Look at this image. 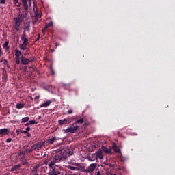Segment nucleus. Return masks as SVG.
<instances>
[{
    "label": "nucleus",
    "mask_w": 175,
    "mask_h": 175,
    "mask_svg": "<svg viewBox=\"0 0 175 175\" xmlns=\"http://www.w3.org/2000/svg\"><path fill=\"white\" fill-rule=\"evenodd\" d=\"M70 155H72V153L68 149L63 151L62 154H55L54 157L55 164L56 163H59L64 159H66V157H68Z\"/></svg>",
    "instance_id": "1"
},
{
    "label": "nucleus",
    "mask_w": 175,
    "mask_h": 175,
    "mask_svg": "<svg viewBox=\"0 0 175 175\" xmlns=\"http://www.w3.org/2000/svg\"><path fill=\"white\" fill-rule=\"evenodd\" d=\"M67 173L60 165H54L51 175H66Z\"/></svg>",
    "instance_id": "2"
},
{
    "label": "nucleus",
    "mask_w": 175,
    "mask_h": 175,
    "mask_svg": "<svg viewBox=\"0 0 175 175\" xmlns=\"http://www.w3.org/2000/svg\"><path fill=\"white\" fill-rule=\"evenodd\" d=\"M79 126L76 125L75 122L73 124H71L69 127H67L66 129H65L66 133H75L77 130H79Z\"/></svg>",
    "instance_id": "3"
},
{
    "label": "nucleus",
    "mask_w": 175,
    "mask_h": 175,
    "mask_svg": "<svg viewBox=\"0 0 175 175\" xmlns=\"http://www.w3.org/2000/svg\"><path fill=\"white\" fill-rule=\"evenodd\" d=\"M72 122L75 120V124H79L80 125H82L84 122V119L81 117V116H72L71 117Z\"/></svg>",
    "instance_id": "4"
},
{
    "label": "nucleus",
    "mask_w": 175,
    "mask_h": 175,
    "mask_svg": "<svg viewBox=\"0 0 175 175\" xmlns=\"http://www.w3.org/2000/svg\"><path fill=\"white\" fill-rule=\"evenodd\" d=\"M43 146H44V142L41 141L40 142H37V144H33L32 149L33 150H40Z\"/></svg>",
    "instance_id": "5"
},
{
    "label": "nucleus",
    "mask_w": 175,
    "mask_h": 175,
    "mask_svg": "<svg viewBox=\"0 0 175 175\" xmlns=\"http://www.w3.org/2000/svg\"><path fill=\"white\" fill-rule=\"evenodd\" d=\"M72 122V117L70 118L60 119L58 120V124L59 125H65L66 124H70Z\"/></svg>",
    "instance_id": "6"
},
{
    "label": "nucleus",
    "mask_w": 175,
    "mask_h": 175,
    "mask_svg": "<svg viewBox=\"0 0 175 175\" xmlns=\"http://www.w3.org/2000/svg\"><path fill=\"white\" fill-rule=\"evenodd\" d=\"M55 165V159L54 158V160L49 161V163L48 164V166L49 167V172H48V175H52L53 170Z\"/></svg>",
    "instance_id": "7"
},
{
    "label": "nucleus",
    "mask_w": 175,
    "mask_h": 175,
    "mask_svg": "<svg viewBox=\"0 0 175 175\" xmlns=\"http://www.w3.org/2000/svg\"><path fill=\"white\" fill-rule=\"evenodd\" d=\"M97 165L95 163L90 164L88 167L86 168V173H90V174H92V172H94V170L96 169Z\"/></svg>",
    "instance_id": "8"
},
{
    "label": "nucleus",
    "mask_w": 175,
    "mask_h": 175,
    "mask_svg": "<svg viewBox=\"0 0 175 175\" xmlns=\"http://www.w3.org/2000/svg\"><path fill=\"white\" fill-rule=\"evenodd\" d=\"M25 10H28V3L31 6L32 3V0H21Z\"/></svg>",
    "instance_id": "9"
},
{
    "label": "nucleus",
    "mask_w": 175,
    "mask_h": 175,
    "mask_svg": "<svg viewBox=\"0 0 175 175\" xmlns=\"http://www.w3.org/2000/svg\"><path fill=\"white\" fill-rule=\"evenodd\" d=\"M33 8L35 16H33V17H32L33 24H36L38 22V16H39V12L38 11V9H37V8Z\"/></svg>",
    "instance_id": "10"
},
{
    "label": "nucleus",
    "mask_w": 175,
    "mask_h": 175,
    "mask_svg": "<svg viewBox=\"0 0 175 175\" xmlns=\"http://www.w3.org/2000/svg\"><path fill=\"white\" fill-rule=\"evenodd\" d=\"M21 39L22 41H24V42L25 41V43H27V44H29V39L27 38V32L25 31V29H24L23 33L21 37Z\"/></svg>",
    "instance_id": "11"
},
{
    "label": "nucleus",
    "mask_w": 175,
    "mask_h": 175,
    "mask_svg": "<svg viewBox=\"0 0 175 175\" xmlns=\"http://www.w3.org/2000/svg\"><path fill=\"white\" fill-rule=\"evenodd\" d=\"M21 64H23L24 66H27L30 63L29 59L25 57V56L21 57Z\"/></svg>",
    "instance_id": "12"
},
{
    "label": "nucleus",
    "mask_w": 175,
    "mask_h": 175,
    "mask_svg": "<svg viewBox=\"0 0 175 175\" xmlns=\"http://www.w3.org/2000/svg\"><path fill=\"white\" fill-rule=\"evenodd\" d=\"M24 17H25L24 15L23 14H21V12H19L18 17H16L19 27L21 25V23L23 22Z\"/></svg>",
    "instance_id": "13"
},
{
    "label": "nucleus",
    "mask_w": 175,
    "mask_h": 175,
    "mask_svg": "<svg viewBox=\"0 0 175 175\" xmlns=\"http://www.w3.org/2000/svg\"><path fill=\"white\" fill-rule=\"evenodd\" d=\"M14 29H16V31H19L20 25L18 21L17 17L14 18Z\"/></svg>",
    "instance_id": "14"
},
{
    "label": "nucleus",
    "mask_w": 175,
    "mask_h": 175,
    "mask_svg": "<svg viewBox=\"0 0 175 175\" xmlns=\"http://www.w3.org/2000/svg\"><path fill=\"white\" fill-rule=\"evenodd\" d=\"M9 133H10V131L8 129H0V135H7Z\"/></svg>",
    "instance_id": "15"
},
{
    "label": "nucleus",
    "mask_w": 175,
    "mask_h": 175,
    "mask_svg": "<svg viewBox=\"0 0 175 175\" xmlns=\"http://www.w3.org/2000/svg\"><path fill=\"white\" fill-rule=\"evenodd\" d=\"M75 165H77V167H75V166H70V169L72 170H76L77 171L83 169L81 164H77V163H75Z\"/></svg>",
    "instance_id": "16"
},
{
    "label": "nucleus",
    "mask_w": 175,
    "mask_h": 175,
    "mask_svg": "<svg viewBox=\"0 0 175 175\" xmlns=\"http://www.w3.org/2000/svg\"><path fill=\"white\" fill-rule=\"evenodd\" d=\"M39 169V165H36L35 166L33 167L31 169V172L33 173V175H39L38 173V170Z\"/></svg>",
    "instance_id": "17"
},
{
    "label": "nucleus",
    "mask_w": 175,
    "mask_h": 175,
    "mask_svg": "<svg viewBox=\"0 0 175 175\" xmlns=\"http://www.w3.org/2000/svg\"><path fill=\"white\" fill-rule=\"evenodd\" d=\"M30 22H26L25 23V27H24V29L25 31V32H30V29H31V27H30Z\"/></svg>",
    "instance_id": "18"
},
{
    "label": "nucleus",
    "mask_w": 175,
    "mask_h": 175,
    "mask_svg": "<svg viewBox=\"0 0 175 175\" xmlns=\"http://www.w3.org/2000/svg\"><path fill=\"white\" fill-rule=\"evenodd\" d=\"M52 101L51 100L46 101L44 102V103L41 104L40 108H47V107H49V105H50Z\"/></svg>",
    "instance_id": "19"
},
{
    "label": "nucleus",
    "mask_w": 175,
    "mask_h": 175,
    "mask_svg": "<svg viewBox=\"0 0 175 175\" xmlns=\"http://www.w3.org/2000/svg\"><path fill=\"white\" fill-rule=\"evenodd\" d=\"M113 148L115 152H117L118 154H120L121 152V150L120 148L118 147L117 144H113Z\"/></svg>",
    "instance_id": "20"
},
{
    "label": "nucleus",
    "mask_w": 175,
    "mask_h": 175,
    "mask_svg": "<svg viewBox=\"0 0 175 175\" xmlns=\"http://www.w3.org/2000/svg\"><path fill=\"white\" fill-rule=\"evenodd\" d=\"M96 157L100 158V159H103L104 157V154H103L102 151H97L96 152Z\"/></svg>",
    "instance_id": "21"
},
{
    "label": "nucleus",
    "mask_w": 175,
    "mask_h": 175,
    "mask_svg": "<svg viewBox=\"0 0 175 175\" xmlns=\"http://www.w3.org/2000/svg\"><path fill=\"white\" fill-rule=\"evenodd\" d=\"M102 150L105 152V154H111V149H109V148L105 147L104 146H102Z\"/></svg>",
    "instance_id": "22"
},
{
    "label": "nucleus",
    "mask_w": 175,
    "mask_h": 175,
    "mask_svg": "<svg viewBox=\"0 0 175 175\" xmlns=\"http://www.w3.org/2000/svg\"><path fill=\"white\" fill-rule=\"evenodd\" d=\"M28 44L25 42V40L23 41L22 44L20 46V49H22L23 51H25L27 49V46Z\"/></svg>",
    "instance_id": "23"
},
{
    "label": "nucleus",
    "mask_w": 175,
    "mask_h": 175,
    "mask_svg": "<svg viewBox=\"0 0 175 175\" xmlns=\"http://www.w3.org/2000/svg\"><path fill=\"white\" fill-rule=\"evenodd\" d=\"M21 164H17V165H14L13 167L11 168V171H16L21 167Z\"/></svg>",
    "instance_id": "24"
},
{
    "label": "nucleus",
    "mask_w": 175,
    "mask_h": 175,
    "mask_svg": "<svg viewBox=\"0 0 175 175\" xmlns=\"http://www.w3.org/2000/svg\"><path fill=\"white\" fill-rule=\"evenodd\" d=\"M33 124H38L36 120H29L28 122L25 124V126H29V125H33Z\"/></svg>",
    "instance_id": "25"
},
{
    "label": "nucleus",
    "mask_w": 175,
    "mask_h": 175,
    "mask_svg": "<svg viewBox=\"0 0 175 175\" xmlns=\"http://www.w3.org/2000/svg\"><path fill=\"white\" fill-rule=\"evenodd\" d=\"M55 140H57V137H51V139H48L46 142L47 144H53Z\"/></svg>",
    "instance_id": "26"
},
{
    "label": "nucleus",
    "mask_w": 175,
    "mask_h": 175,
    "mask_svg": "<svg viewBox=\"0 0 175 175\" xmlns=\"http://www.w3.org/2000/svg\"><path fill=\"white\" fill-rule=\"evenodd\" d=\"M21 55H22L21 51H19V49H15V56H17L18 58H20Z\"/></svg>",
    "instance_id": "27"
},
{
    "label": "nucleus",
    "mask_w": 175,
    "mask_h": 175,
    "mask_svg": "<svg viewBox=\"0 0 175 175\" xmlns=\"http://www.w3.org/2000/svg\"><path fill=\"white\" fill-rule=\"evenodd\" d=\"M30 120L29 117H23V118L21 119V124H23V122H26L27 123V122H29V120Z\"/></svg>",
    "instance_id": "28"
},
{
    "label": "nucleus",
    "mask_w": 175,
    "mask_h": 175,
    "mask_svg": "<svg viewBox=\"0 0 175 175\" xmlns=\"http://www.w3.org/2000/svg\"><path fill=\"white\" fill-rule=\"evenodd\" d=\"M8 44H9V41H5V44H3V47L6 51H8V50H9Z\"/></svg>",
    "instance_id": "29"
},
{
    "label": "nucleus",
    "mask_w": 175,
    "mask_h": 175,
    "mask_svg": "<svg viewBox=\"0 0 175 175\" xmlns=\"http://www.w3.org/2000/svg\"><path fill=\"white\" fill-rule=\"evenodd\" d=\"M63 87H64V90H70V83H67V84L64 83Z\"/></svg>",
    "instance_id": "30"
},
{
    "label": "nucleus",
    "mask_w": 175,
    "mask_h": 175,
    "mask_svg": "<svg viewBox=\"0 0 175 175\" xmlns=\"http://www.w3.org/2000/svg\"><path fill=\"white\" fill-rule=\"evenodd\" d=\"M25 104L23 103H17L16 104V109H23L24 108Z\"/></svg>",
    "instance_id": "31"
},
{
    "label": "nucleus",
    "mask_w": 175,
    "mask_h": 175,
    "mask_svg": "<svg viewBox=\"0 0 175 175\" xmlns=\"http://www.w3.org/2000/svg\"><path fill=\"white\" fill-rule=\"evenodd\" d=\"M20 59H21V57H18V56H16V58H15V61H16V63L18 66H19L20 63H21V61Z\"/></svg>",
    "instance_id": "32"
},
{
    "label": "nucleus",
    "mask_w": 175,
    "mask_h": 175,
    "mask_svg": "<svg viewBox=\"0 0 175 175\" xmlns=\"http://www.w3.org/2000/svg\"><path fill=\"white\" fill-rule=\"evenodd\" d=\"M33 151V146H31V148L26 149V152H28L29 154H31Z\"/></svg>",
    "instance_id": "33"
},
{
    "label": "nucleus",
    "mask_w": 175,
    "mask_h": 175,
    "mask_svg": "<svg viewBox=\"0 0 175 175\" xmlns=\"http://www.w3.org/2000/svg\"><path fill=\"white\" fill-rule=\"evenodd\" d=\"M47 29H48V26H47V24H46L45 27L42 29V32L43 34L46 33V31Z\"/></svg>",
    "instance_id": "34"
},
{
    "label": "nucleus",
    "mask_w": 175,
    "mask_h": 175,
    "mask_svg": "<svg viewBox=\"0 0 175 175\" xmlns=\"http://www.w3.org/2000/svg\"><path fill=\"white\" fill-rule=\"evenodd\" d=\"M53 21H51V22L48 23V24H46L47 29L49 27H53Z\"/></svg>",
    "instance_id": "35"
},
{
    "label": "nucleus",
    "mask_w": 175,
    "mask_h": 175,
    "mask_svg": "<svg viewBox=\"0 0 175 175\" xmlns=\"http://www.w3.org/2000/svg\"><path fill=\"white\" fill-rule=\"evenodd\" d=\"M19 132L21 133H24V134H27V130H23V129H20Z\"/></svg>",
    "instance_id": "36"
},
{
    "label": "nucleus",
    "mask_w": 175,
    "mask_h": 175,
    "mask_svg": "<svg viewBox=\"0 0 175 175\" xmlns=\"http://www.w3.org/2000/svg\"><path fill=\"white\" fill-rule=\"evenodd\" d=\"M23 165H28V162L27 161H22Z\"/></svg>",
    "instance_id": "37"
},
{
    "label": "nucleus",
    "mask_w": 175,
    "mask_h": 175,
    "mask_svg": "<svg viewBox=\"0 0 175 175\" xmlns=\"http://www.w3.org/2000/svg\"><path fill=\"white\" fill-rule=\"evenodd\" d=\"M36 57H31L30 59H29V63L30 62H34V61H36Z\"/></svg>",
    "instance_id": "38"
},
{
    "label": "nucleus",
    "mask_w": 175,
    "mask_h": 175,
    "mask_svg": "<svg viewBox=\"0 0 175 175\" xmlns=\"http://www.w3.org/2000/svg\"><path fill=\"white\" fill-rule=\"evenodd\" d=\"M72 110L71 109H70L68 111H67V114L68 115H70V114H72Z\"/></svg>",
    "instance_id": "39"
},
{
    "label": "nucleus",
    "mask_w": 175,
    "mask_h": 175,
    "mask_svg": "<svg viewBox=\"0 0 175 175\" xmlns=\"http://www.w3.org/2000/svg\"><path fill=\"white\" fill-rule=\"evenodd\" d=\"M5 2H6V0H0V3L1 5H5Z\"/></svg>",
    "instance_id": "40"
},
{
    "label": "nucleus",
    "mask_w": 175,
    "mask_h": 175,
    "mask_svg": "<svg viewBox=\"0 0 175 175\" xmlns=\"http://www.w3.org/2000/svg\"><path fill=\"white\" fill-rule=\"evenodd\" d=\"M14 5L17 6V3H18V0H13Z\"/></svg>",
    "instance_id": "41"
},
{
    "label": "nucleus",
    "mask_w": 175,
    "mask_h": 175,
    "mask_svg": "<svg viewBox=\"0 0 175 175\" xmlns=\"http://www.w3.org/2000/svg\"><path fill=\"white\" fill-rule=\"evenodd\" d=\"M40 39V34H39V33H38L37 39L36 40V41H39Z\"/></svg>",
    "instance_id": "42"
},
{
    "label": "nucleus",
    "mask_w": 175,
    "mask_h": 175,
    "mask_svg": "<svg viewBox=\"0 0 175 175\" xmlns=\"http://www.w3.org/2000/svg\"><path fill=\"white\" fill-rule=\"evenodd\" d=\"M3 63H4V66H8V61L7 59H4Z\"/></svg>",
    "instance_id": "43"
},
{
    "label": "nucleus",
    "mask_w": 175,
    "mask_h": 175,
    "mask_svg": "<svg viewBox=\"0 0 175 175\" xmlns=\"http://www.w3.org/2000/svg\"><path fill=\"white\" fill-rule=\"evenodd\" d=\"M26 135H27V137H31V133H29V132L26 133Z\"/></svg>",
    "instance_id": "44"
},
{
    "label": "nucleus",
    "mask_w": 175,
    "mask_h": 175,
    "mask_svg": "<svg viewBox=\"0 0 175 175\" xmlns=\"http://www.w3.org/2000/svg\"><path fill=\"white\" fill-rule=\"evenodd\" d=\"M12 141V139L11 137H8V139H6L7 142H11Z\"/></svg>",
    "instance_id": "45"
},
{
    "label": "nucleus",
    "mask_w": 175,
    "mask_h": 175,
    "mask_svg": "<svg viewBox=\"0 0 175 175\" xmlns=\"http://www.w3.org/2000/svg\"><path fill=\"white\" fill-rule=\"evenodd\" d=\"M21 2H18V3L16 4V7H21Z\"/></svg>",
    "instance_id": "46"
},
{
    "label": "nucleus",
    "mask_w": 175,
    "mask_h": 175,
    "mask_svg": "<svg viewBox=\"0 0 175 175\" xmlns=\"http://www.w3.org/2000/svg\"><path fill=\"white\" fill-rule=\"evenodd\" d=\"M3 53H2V48L0 47V57L2 55Z\"/></svg>",
    "instance_id": "47"
},
{
    "label": "nucleus",
    "mask_w": 175,
    "mask_h": 175,
    "mask_svg": "<svg viewBox=\"0 0 175 175\" xmlns=\"http://www.w3.org/2000/svg\"><path fill=\"white\" fill-rule=\"evenodd\" d=\"M39 98H40V96L39 95H38L37 96L35 97V100H39Z\"/></svg>",
    "instance_id": "48"
},
{
    "label": "nucleus",
    "mask_w": 175,
    "mask_h": 175,
    "mask_svg": "<svg viewBox=\"0 0 175 175\" xmlns=\"http://www.w3.org/2000/svg\"><path fill=\"white\" fill-rule=\"evenodd\" d=\"M42 16V14H38V18H41Z\"/></svg>",
    "instance_id": "49"
},
{
    "label": "nucleus",
    "mask_w": 175,
    "mask_h": 175,
    "mask_svg": "<svg viewBox=\"0 0 175 175\" xmlns=\"http://www.w3.org/2000/svg\"><path fill=\"white\" fill-rule=\"evenodd\" d=\"M30 129H30L29 126L28 127H27V128H26L27 132H28V131H30Z\"/></svg>",
    "instance_id": "50"
},
{
    "label": "nucleus",
    "mask_w": 175,
    "mask_h": 175,
    "mask_svg": "<svg viewBox=\"0 0 175 175\" xmlns=\"http://www.w3.org/2000/svg\"><path fill=\"white\" fill-rule=\"evenodd\" d=\"M109 166H110L111 167H115V165H113V164H109Z\"/></svg>",
    "instance_id": "51"
},
{
    "label": "nucleus",
    "mask_w": 175,
    "mask_h": 175,
    "mask_svg": "<svg viewBox=\"0 0 175 175\" xmlns=\"http://www.w3.org/2000/svg\"><path fill=\"white\" fill-rule=\"evenodd\" d=\"M109 175H119V174H117L116 173H110Z\"/></svg>",
    "instance_id": "52"
},
{
    "label": "nucleus",
    "mask_w": 175,
    "mask_h": 175,
    "mask_svg": "<svg viewBox=\"0 0 175 175\" xmlns=\"http://www.w3.org/2000/svg\"><path fill=\"white\" fill-rule=\"evenodd\" d=\"M96 175H102L101 174V173L100 172V171H98V172H97V174Z\"/></svg>",
    "instance_id": "53"
},
{
    "label": "nucleus",
    "mask_w": 175,
    "mask_h": 175,
    "mask_svg": "<svg viewBox=\"0 0 175 175\" xmlns=\"http://www.w3.org/2000/svg\"><path fill=\"white\" fill-rule=\"evenodd\" d=\"M42 118L41 116H39L38 120H40Z\"/></svg>",
    "instance_id": "54"
},
{
    "label": "nucleus",
    "mask_w": 175,
    "mask_h": 175,
    "mask_svg": "<svg viewBox=\"0 0 175 175\" xmlns=\"http://www.w3.org/2000/svg\"><path fill=\"white\" fill-rule=\"evenodd\" d=\"M52 74H53V75H55V72H54V71H52Z\"/></svg>",
    "instance_id": "55"
},
{
    "label": "nucleus",
    "mask_w": 175,
    "mask_h": 175,
    "mask_svg": "<svg viewBox=\"0 0 175 175\" xmlns=\"http://www.w3.org/2000/svg\"><path fill=\"white\" fill-rule=\"evenodd\" d=\"M59 150H56L57 152H59Z\"/></svg>",
    "instance_id": "56"
},
{
    "label": "nucleus",
    "mask_w": 175,
    "mask_h": 175,
    "mask_svg": "<svg viewBox=\"0 0 175 175\" xmlns=\"http://www.w3.org/2000/svg\"><path fill=\"white\" fill-rule=\"evenodd\" d=\"M118 170H121V167H118Z\"/></svg>",
    "instance_id": "57"
},
{
    "label": "nucleus",
    "mask_w": 175,
    "mask_h": 175,
    "mask_svg": "<svg viewBox=\"0 0 175 175\" xmlns=\"http://www.w3.org/2000/svg\"><path fill=\"white\" fill-rule=\"evenodd\" d=\"M3 175H8V174H3Z\"/></svg>",
    "instance_id": "58"
}]
</instances>
